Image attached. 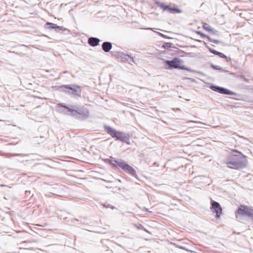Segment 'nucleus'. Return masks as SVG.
I'll use <instances>...</instances> for the list:
<instances>
[{"instance_id":"1","label":"nucleus","mask_w":253,"mask_h":253,"mask_svg":"<svg viewBox=\"0 0 253 253\" xmlns=\"http://www.w3.org/2000/svg\"><path fill=\"white\" fill-rule=\"evenodd\" d=\"M246 157L236 150H232V153L226 159L225 164L231 169H242L246 166Z\"/></svg>"},{"instance_id":"2","label":"nucleus","mask_w":253,"mask_h":253,"mask_svg":"<svg viewBox=\"0 0 253 253\" xmlns=\"http://www.w3.org/2000/svg\"><path fill=\"white\" fill-rule=\"evenodd\" d=\"M106 162L114 167H117L122 169L126 172L128 173L132 176L136 177V173L135 170L125 162L120 160H117L112 157L106 160Z\"/></svg>"},{"instance_id":"3","label":"nucleus","mask_w":253,"mask_h":253,"mask_svg":"<svg viewBox=\"0 0 253 253\" xmlns=\"http://www.w3.org/2000/svg\"><path fill=\"white\" fill-rule=\"evenodd\" d=\"M104 128L108 134L110 135L112 137L115 138L117 140L125 142L128 144H129V135L128 133L118 131L109 126H105Z\"/></svg>"},{"instance_id":"4","label":"nucleus","mask_w":253,"mask_h":253,"mask_svg":"<svg viewBox=\"0 0 253 253\" xmlns=\"http://www.w3.org/2000/svg\"><path fill=\"white\" fill-rule=\"evenodd\" d=\"M182 60L177 57L173 58L171 60H165L164 66L166 69H178L189 71V69L184 65H181Z\"/></svg>"},{"instance_id":"5","label":"nucleus","mask_w":253,"mask_h":253,"mask_svg":"<svg viewBox=\"0 0 253 253\" xmlns=\"http://www.w3.org/2000/svg\"><path fill=\"white\" fill-rule=\"evenodd\" d=\"M73 108L72 111V116L79 119H84L89 116V111L84 107H78L75 105H72Z\"/></svg>"},{"instance_id":"6","label":"nucleus","mask_w":253,"mask_h":253,"mask_svg":"<svg viewBox=\"0 0 253 253\" xmlns=\"http://www.w3.org/2000/svg\"><path fill=\"white\" fill-rule=\"evenodd\" d=\"M57 87L58 90L66 93L67 92L68 89H72V91L75 92V95L78 97L81 96L82 90L80 86L78 85L75 84L62 85L57 86Z\"/></svg>"},{"instance_id":"7","label":"nucleus","mask_w":253,"mask_h":253,"mask_svg":"<svg viewBox=\"0 0 253 253\" xmlns=\"http://www.w3.org/2000/svg\"><path fill=\"white\" fill-rule=\"evenodd\" d=\"M112 53L114 57L118 59H121L123 62H127L130 64H131V62L135 63L133 58L127 54L124 53L122 52L116 51H112Z\"/></svg>"},{"instance_id":"8","label":"nucleus","mask_w":253,"mask_h":253,"mask_svg":"<svg viewBox=\"0 0 253 253\" xmlns=\"http://www.w3.org/2000/svg\"><path fill=\"white\" fill-rule=\"evenodd\" d=\"M156 4L157 6L170 14L180 13L182 12V10L174 6L172 7L169 4L167 5L164 2H160L159 1H156Z\"/></svg>"},{"instance_id":"9","label":"nucleus","mask_w":253,"mask_h":253,"mask_svg":"<svg viewBox=\"0 0 253 253\" xmlns=\"http://www.w3.org/2000/svg\"><path fill=\"white\" fill-rule=\"evenodd\" d=\"M238 215L251 217L253 220V209H251L247 206H240L236 211Z\"/></svg>"},{"instance_id":"10","label":"nucleus","mask_w":253,"mask_h":253,"mask_svg":"<svg viewBox=\"0 0 253 253\" xmlns=\"http://www.w3.org/2000/svg\"><path fill=\"white\" fill-rule=\"evenodd\" d=\"M210 88L213 91H214L215 92H217L222 94L231 95H236V93L235 92L230 90L223 87L217 86L214 84H211L210 86Z\"/></svg>"},{"instance_id":"11","label":"nucleus","mask_w":253,"mask_h":253,"mask_svg":"<svg viewBox=\"0 0 253 253\" xmlns=\"http://www.w3.org/2000/svg\"><path fill=\"white\" fill-rule=\"evenodd\" d=\"M71 106H70V107H69L63 103L58 104L57 111L60 113L72 116L73 108L71 107Z\"/></svg>"},{"instance_id":"12","label":"nucleus","mask_w":253,"mask_h":253,"mask_svg":"<svg viewBox=\"0 0 253 253\" xmlns=\"http://www.w3.org/2000/svg\"><path fill=\"white\" fill-rule=\"evenodd\" d=\"M211 206L212 212L215 213L216 218H219L222 211L220 205L218 202L211 200Z\"/></svg>"},{"instance_id":"13","label":"nucleus","mask_w":253,"mask_h":253,"mask_svg":"<svg viewBox=\"0 0 253 253\" xmlns=\"http://www.w3.org/2000/svg\"><path fill=\"white\" fill-rule=\"evenodd\" d=\"M46 27L50 29H54L56 32H59L60 31L65 30L63 27L57 25L55 24L47 22L46 24Z\"/></svg>"},{"instance_id":"14","label":"nucleus","mask_w":253,"mask_h":253,"mask_svg":"<svg viewBox=\"0 0 253 253\" xmlns=\"http://www.w3.org/2000/svg\"><path fill=\"white\" fill-rule=\"evenodd\" d=\"M100 41H101L97 38L90 37L88 39V43L91 46L94 47L99 45Z\"/></svg>"},{"instance_id":"15","label":"nucleus","mask_w":253,"mask_h":253,"mask_svg":"<svg viewBox=\"0 0 253 253\" xmlns=\"http://www.w3.org/2000/svg\"><path fill=\"white\" fill-rule=\"evenodd\" d=\"M101 47L105 52H108L112 48V43L110 42H104L102 44Z\"/></svg>"},{"instance_id":"16","label":"nucleus","mask_w":253,"mask_h":253,"mask_svg":"<svg viewBox=\"0 0 253 253\" xmlns=\"http://www.w3.org/2000/svg\"><path fill=\"white\" fill-rule=\"evenodd\" d=\"M202 28L206 31L210 32L212 35H219V32L217 31L214 30L212 28L210 27L207 24L204 23L202 26Z\"/></svg>"},{"instance_id":"17","label":"nucleus","mask_w":253,"mask_h":253,"mask_svg":"<svg viewBox=\"0 0 253 253\" xmlns=\"http://www.w3.org/2000/svg\"><path fill=\"white\" fill-rule=\"evenodd\" d=\"M216 55L219 56L221 58L226 59L227 62H230L231 61V59L230 57H227L226 55H225L223 53L220 52L219 51L218 52Z\"/></svg>"},{"instance_id":"18","label":"nucleus","mask_w":253,"mask_h":253,"mask_svg":"<svg viewBox=\"0 0 253 253\" xmlns=\"http://www.w3.org/2000/svg\"><path fill=\"white\" fill-rule=\"evenodd\" d=\"M211 67L214 70H219L220 71H224V70L222 68L219 66L214 65L212 63L211 64Z\"/></svg>"},{"instance_id":"19","label":"nucleus","mask_w":253,"mask_h":253,"mask_svg":"<svg viewBox=\"0 0 253 253\" xmlns=\"http://www.w3.org/2000/svg\"><path fill=\"white\" fill-rule=\"evenodd\" d=\"M206 47L209 50L210 52L212 53V54H213L214 55H217L218 51L211 48L210 47H209L208 45H206Z\"/></svg>"},{"instance_id":"20","label":"nucleus","mask_w":253,"mask_h":253,"mask_svg":"<svg viewBox=\"0 0 253 253\" xmlns=\"http://www.w3.org/2000/svg\"><path fill=\"white\" fill-rule=\"evenodd\" d=\"M196 33L198 35H200L202 38H206L207 39L209 38V36L208 35L204 34L201 31H196Z\"/></svg>"},{"instance_id":"21","label":"nucleus","mask_w":253,"mask_h":253,"mask_svg":"<svg viewBox=\"0 0 253 253\" xmlns=\"http://www.w3.org/2000/svg\"><path fill=\"white\" fill-rule=\"evenodd\" d=\"M172 43H170V42H165L164 43V44L163 45V47L164 48H169V47H171V46H172Z\"/></svg>"},{"instance_id":"22","label":"nucleus","mask_w":253,"mask_h":253,"mask_svg":"<svg viewBox=\"0 0 253 253\" xmlns=\"http://www.w3.org/2000/svg\"><path fill=\"white\" fill-rule=\"evenodd\" d=\"M136 227L138 229H141V230H143L144 231H145V232H148V231L144 227V226L141 224H139L138 225H136Z\"/></svg>"},{"instance_id":"23","label":"nucleus","mask_w":253,"mask_h":253,"mask_svg":"<svg viewBox=\"0 0 253 253\" xmlns=\"http://www.w3.org/2000/svg\"><path fill=\"white\" fill-rule=\"evenodd\" d=\"M208 39L209 40V41L210 42H212L215 44H219L221 42L220 41L212 39L210 37H209V38H208Z\"/></svg>"},{"instance_id":"24","label":"nucleus","mask_w":253,"mask_h":253,"mask_svg":"<svg viewBox=\"0 0 253 253\" xmlns=\"http://www.w3.org/2000/svg\"><path fill=\"white\" fill-rule=\"evenodd\" d=\"M174 246L175 247H176L177 248H179V249H183V250H187L186 249V248L185 247H183V246H178V245H177L176 244H174Z\"/></svg>"},{"instance_id":"25","label":"nucleus","mask_w":253,"mask_h":253,"mask_svg":"<svg viewBox=\"0 0 253 253\" xmlns=\"http://www.w3.org/2000/svg\"><path fill=\"white\" fill-rule=\"evenodd\" d=\"M66 93H68V94H75V92L72 91V89H67V91Z\"/></svg>"},{"instance_id":"26","label":"nucleus","mask_w":253,"mask_h":253,"mask_svg":"<svg viewBox=\"0 0 253 253\" xmlns=\"http://www.w3.org/2000/svg\"><path fill=\"white\" fill-rule=\"evenodd\" d=\"M104 207H106V208H111V209H115V208L114 207V206H110V205H107V206L106 205H104Z\"/></svg>"},{"instance_id":"27","label":"nucleus","mask_w":253,"mask_h":253,"mask_svg":"<svg viewBox=\"0 0 253 253\" xmlns=\"http://www.w3.org/2000/svg\"><path fill=\"white\" fill-rule=\"evenodd\" d=\"M159 33V34L160 35H161L162 37H164V38H168V36H167L165 35H164L163 34L161 33Z\"/></svg>"},{"instance_id":"28","label":"nucleus","mask_w":253,"mask_h":253,"mask_svg":"<svg viewBox=\"0 0 253 253\" xmlns=\"http://www.w3.org/2000/svg\"><path fill=\"white\" fill-rule=\"evenodd\" d=\"M15 156H25L26 155L23 154H14Z\"/></svg>"}]
</instances>
